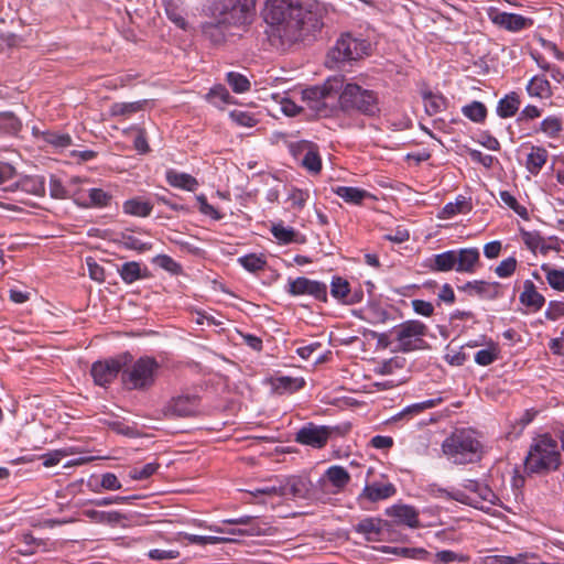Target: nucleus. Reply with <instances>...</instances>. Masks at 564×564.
Wrapping results in <instances>:
<instances>
[{
	"label": "nucleus",
	"instance_id": "obj_1",
	"mask_svg": "<svg viewBox=\"0 0 564 564\" xmlns=\"http://www.w3.org/2000/svg\"><path fill=\"white\" fill-rule=\"evenodd\" d=\"M262 14L268 24L267 34L282 46L302 41L324 25V9L318 3L304 4L302 0H267Z\"/></svg>",
	"mask_w": 564,
	"mask_h": 564
},
{
	"label": "nucleus",
	"instance_id": "obj_2",
	"mask_svg": "<svg viewBox=\"0 0 564 564\" xmlns=\"http://www.w3.org/2000/svg\"><path fill=\"white\" fill-rule=\"evenodd\" d=\"M254 0H207L206 10L212 20L203 23L202 32L213 44H223L228 36L236 35L232 28L249 24Z\"/></svg>",
	"mask_w": 564,
	"mask_h": 564
},
{
	"label": "nucleus",
	"instance_id": "obj_3",
	"mask_svg": "<svg viewBox=\"0 0 564 564\" xmlns=\"http://www.w3.org/2000/svg\"><path fill=\"white\" fill-rule=\"evenodd\" d=\"M562 455L557 442L550 435H540L533 440L524 460L529 474L546 475L558 469Z\"/></svg>",
	"mask_w": 564,
	"mask_h": 564
},
{
	"label": "nucleus",
	"instance_id": "obj_4",
	"mask_svg": "<svg viewBox=\"0 0 564 564\" xmlns=\"http://www.w3.org/2000/svg\"><path fill=\"white\" fill-rule=\"evenodd\" d=\"M337 104L344 112L356 111L367 117H376L380 113L378 94L357 83H346L344 77Z\"/></svg>",
	"mask_w": 564,
	"mask_h": 564
},
{
	"label": "nucleus",
	"instance_id": "obj_5",
	"mask_svg": "<svg viewBox=\"0 0 564 564\" xmlns=\"http://www.w3.org/2000/svg\"><path fill=\"white\" fill-rule=\"evenodd\" d=\"M444 455L454 464L466 465L479 462L482 445L468 430H456L442 443Z\"/></svg>",
	"mask_w": 564,
	"mask_h": 564
},
{
	"label": "nucleus",
	"instance_id": "obj_6",
	"mask_svg": "<svg viewBox=\"0 0 564 564\" xmlns=\"http://www.w3.org/2000/svg\"><path fill=\"white\" fill-rule=\"evenodd\" d=\"M160 368V362L152 356L132 359L122 368L121 383L129 391H149L156 382Z\"/></svg>",
	"mask_w": 564,
	"mask_h": 564
},
{
	"label": "nucleus",
	"instance_id": "obj_7",
	"mask_svg": "<svg viewBox=\"0 0 564 564\" xmlns=\"http://www.w3.org/2000/svg\"><path fill=\"white\" fill-rule=\"evenodd\" d=\"M343 88V76L328 77L322 85L303 89L302 99L317 116L327 117Z\"/></svg>",
	"mask_w": 564,
	"mask_h": 564
},
{
	"label": "nucleus",
	"instance_id": "obj_8",
	"mask_svg": "<svg viewBox=\"0 0 564 564\" xmlns=\"http://www.w3.org/2000/svg\"><path fill=\"white\" fill-rule=\"evenodd\" d=\"M427 332V326L419 319L402 322L390 330L397 343L395 350L403 354L429 349L430 345L425 340Z\"/></svg>",
	"mask_w": 564,
	"mask_h": 564
},
{
	"label": "nucleus",
	"instance_id": "obj_9",
	"mask_svg": "<svg viewBox=\"0 0 564 564\" xmlns=\"http://www.w3.org/2000/svg\"><path fill=\"white\" fill-rule=\"evenodd\" d=\"M370 48V43L367 40L355 37L351 33H344L329 51L328 59L335 64L357 61L369 55Z\"/></svg>",
	"mask_w": 564,
	"mask_h": 564
},
{
	"label": "nucleus",
	"instance_id": "obj_10",
	"mask_svg": "<svg viewBox=\"0 0 564 564\" xmlns=\"http://www.w3.org/2000/svg\"><path fill=\"white\" fill-rule=\"evenodd\" d=\"M131 360L132 355L126 351L116 358L94 362L90 368L94 382L101 387L110 384L119 373H122V368Z\"/></svg>",
	"mask_w": 564,
	"mask_h": 564
},
{
	"label": "nucleus",
	"instance_id": "obj_11",
	"mask_svg": "<svg viewBox=\"0 0 564 564\" xmlns=\"http://www.w3.org/2000/svg\"><path fill=\"white\" fill-rule=\"evenodd\" d=\"M199 397L181 394L172 398L162 409L165 417H191L198 413Z\"/></svg>",
	"mask_w": 564,
	"mask_h": 564
},
{
	"label": "nucleus",
	"instance_id": "obj_12",
	"mask_svg": "<svg viewBox=\"0 0 564 564\" xmlns=\"http://www.w3.org/2000/svg\"><path fill=\"white\" fill-rule=\"evenodd\" d=\"M286 292L292 296L312 295L321 302H327V285L323 282L299 276L289 280Z\"/></svg>",
	"mask_w": 564,
	"mask_h": 564
},
{
	"label": "nucleus",
	"instance_id": "obj_13",
	"mask_svg": "<svg viewBox=\"0 0 564 564\" xmlns=\"http://www.w3.org/2000/svg\"><path fill=\"white\" fill-rule=\"evenodd\" d=\"M330 434L332 429L328 426L307 423L297 431L295 441L303 445L322 448L326 445Z\"/></svg>",
	"mask_w": 564,
	"mask_h": 564
},
{
	"label": "nucleus",
	"instance_id": "obj_14",
	"mask_svg": "<svg viewBox=\"0 0 564 564\" xmlns=\"http://www.w3.org/2000/svg\"><path fill=\"white\" fill-rule=\"evenodd\" d=\"M458 290L469 296H479L485 300H496L501 296V284L499 282L474 280L458 286Z\"/></svg>",
	"mask_w": 564,
	"mask_h": 564
},
{
	"label": "nucleus",
	"instance_id": "obj_15",
	"mask_svg": "<svg viewBox=\"0 0 564 564\" xmlns=\"http://www.w3.org/2000/svg\"><path fill=\"white\" fill-rule=\"evenodd\" d=\"M389 522L379 518H365L360 520L354 530L362 534L369 542H379L383 540L386 531L389 530Z\"/></svg>",
	"mask_w": 564,
	"mask_h": 564
},
{
	"label": "nucleus",
	"instance_id": "obj_16",
	"mask_svg": "<svg viewBox=\"0 0 564 564\" xmlns=\"http://www.w3.org/2000/svg\"><path fill=\"white\" fill-rule=\"evenodd\" d=\"M278 482L280 497L305 498L308 492V481L300 476L285 477Z\"/></svg>",
	"mask_w": 564,
	"mask_h": 564
},
{
	"label": "nucleus",
	"instance_id": "obj_17",
	"mask_svg": "<svg viewBox=\"0 0 564 564\" xmlns=\"http://www.w3.org/2000/svg\"><path fill=\"white\" fill-rule=\"evenodd\" d=\"M491 20L495 24L511 32H519L533 25L532 19L517 13L497 12Z\"/></svg>",
	"mask_w": 564,
	"mask_h": 564
},
{
	"label": "nucleus",
	"instance_id": "obj_18",
	"mask_svg": "<svg viewBox=\"0 0 564 564\" xmlns=\"http://www.w3.org/2000/svg\"><path fill=\"white\" fill-rule=\"evenodd\" d=\"M395 494V487L391 482H379L373 481L367 484L359 495L358 500H368L370 502H377L380 500L388 499Z\"/></svg>",
	"mask_w": 564,
	"mask_h": 564
},
{
	"label": "nucleus",
	"instance_id": "obj_19",
	"mask_svg": "<svg viewBox=\"0 0 564 564\" xmlns=\"http://www.w3.org/2000/svg\"><path fill=\"white\" fill-rule=\"evenodd\" d=\"M389 517H392L397 523L405 524L410 528L419 525V512L415 508L406 505H394L386 510Z\"/></svg>",
	"mask_w": 564,
	"mask_h": 564
},
{
	"label": "nucleus",
	"instance_id": "obj_20",
	"mask_svg": "<svg viewBox=\"0 0 564 564\" xmlns=\"http://www.w3.org/2000/svg\"><path fill=\"white\" fill-rule=\"evenodd\" d=\"M479 250L477 248H463L456 250V271L474 273L479 263Z\"/></svg>",
	"mask_w": 564,
	"mask_h": 564
},
{
	"label": "nucleus",
	"instance_id": "obj_21",
	"mask_svg": "<svg viewBox=\"0 0 564 564\" xmlns=\"http://www.w3.org/2000/svg\"><path fill=\"white\" fill-rule=\"evenodd\" d=\"M272 390L278 394L293 393L305 386V380L301 377L281 376L271 378Z\"/></svg>",
	"mask_w": 564,
	"mask_h": 564
},
{
	"label": "nucleus",
	"instance_id": "obj_22",
	"mask_svg": "<svg viewBox=\"0 0 564 564\" xmlns=\"http://www.w3.org/2000/svg\"><path fill=\"white\" fill-rule=\"evenodd\" d=\"M426 267L434 272L456 270V250L434 254L427 260Z\"/></svg>",
	"mask_w": 564,
	"mask_h": 564
},
{
	"label": "nucleus",
	"instance_id": "obj_23",
	"mask_svg": "<svg viewBox=\"0 0 564 564\" xmlns=\"http://www.w3.org/2000/svg\"><path fill=\"white\" fill-rule=\"evenodd\" d=\"M519 300L521 304L531 307L534 312L540 311L545 303L544 296L536 291L531 280L524 281L523 292L520 294Z\"/></svg>",
	"mask_w": 564,
	"mask_h": 564
},
{
	"label": "nucleus",
	"instance_id": "obj_24",
	"mask_svg": "<svg viewBox=\"0 0 564 564\" xmlns=\"http://www.w3.org/2000/svg\"><path fill=\"white\" fill-rule=\"evenodd\" d=\"M254 517L242 516L239 518L224 520L227 524H241L247 525L245 529L230 530L232 534L248 535V536H260L265 534V529L261 528L258 523H253Z\"/></svg>",
	"mask_w": 564,
	"mask_h": 564
},
{
	"label": "nucleus",
	"instance_id": "obj_25",
	"mask_svg": "<svg viewBox=\"0 0 564 564\" xmlns=\"http://www.w3.org/2000/svg\"><path fill=\"white\" fill-rule=\"evenodd\" d=\"M330 294L343 304L350 305L360 302V299L350 297V284L341 276H333L330 282Z\"/></svg>",
	"mask_w": 564,
	"mask_h": 564
},
{
	"label": "nucleus",
	"instance_id": "obj_26",
	"mask_svg": "<svg viewBox=\"0 0 564 564\" xmlns=\"http://www.w3.org/2000/svg\"><path fill=\"white\" fill-rule=\"evenodd\" d=\"M123 213L134 217H148L152 213L153 204L140 196L127 199L122 205Z\"/></svg>",
	"mask_w": 564,
	"mask_h": 564
},
{
	"label": "nucleus",
	"instance_id": "obj_27",
	"mask_svg": "<svg viewBox=\"0 0 564 564\" xmlns=\"http://www.w3.org/2000/svg\"><path fill=\"white\" fill-rule=\"evenodd\" d=\"M429 492L434 497L446 498L447 500H455L463 505L476 507L477 501L459 489L447 490L436 485H431L429 487Z\"/></svg>",
	"mask_w": 564,
	"mask_h": 564
},
{
	"label": "nucleus",
	"instance_id": "obj_28",
	"mask_svg": "<svg viewBox=\"0 0 564 564\" xmlns=\"http://www.w3.org/2000/svg\"><path fill=\"white\" fill-rule=\"evenodd\" d=\"M166 182L173 187L186 189L189 192H194L198 186V182L195 177L186 173L176 172L174 170H169L166 172Z\"/></svg>",
	"mask_w": 564,
	"mask_h": 564
},
{
	"label": "nucleus",
	"instance_id": "obj_29",
	"mask_svg": "<svg viewBox=\"0 0 564 564\" xmlns=\"http://www.w3.org/2000/svg\"><path fill=\"white\" fill-rule=\"evenodd\" d=\"M520 105L521 100L519 95L512 91L498 101L496 109L497 115L503 119L510 118L518 112Z\"/></svg>",
	"mask_w": 564,
	"mask_h": 564
},
{
	"label": "nucleus",
	"instance_id": "obj_30",
	"mask_svg": "<svg viewBox=\"0 0 564 564\" xmlns=\"http://www.w3.org/2000/svg\"><path fill=\"white\" fill-rule=\"evenodd\" d=\"M425 112L429 116H434L446 109L447 100L442 94H436L431 90L422 93Z\"/></svg>",
	"mask_w": 564,
	"mask_h": 564
},
{
	"label": "nucleus",
	"instance_id": "obj_31",
	"mask_svg": "<svg viewBox=\"0 0 564 564\" xmlns=\"http://www.w3.org/2000/svg\"><path fill=\"white\" fill-rule=\"evenodd\" d=\"M333 192L343 198L346 203L359 205L365 198L370 197V193L351 186H337Z\"/></svg>",
	"mask_w": 564,
	"mask_h": 564
},
{
	"label": "nucleus",
	"instance_id": "obj_32",
	"mask_svg": "<svg viewBox=\"0 0 564 564\" xmlns=\"http://www.w3.org/2000/svg\"><path fill=\"white\" fill-rule=\"evenodd\" d=\"M88 198L89 200L86 203H79L77 204L85 208H104L108 207L111 204L112 195L102 188H90L88 191Z\"/></svg>",
	"mask_w": 564,
	"mask_h": 564
},
{
	"label": "nucleus",
	"instance_id": "obj_33",
	"mask_svg": "<svg viewBox=\"0 0 564 564\" xmlns=\"http://www.w3.org/2000/svg\"><path fill=\"white\" fill-rule=\"evenodd\" d=\"M324 477L336 488V491L343 490L350 481L349 473L341 466H330Z\"/></svg>",
	"mask_w": 564,
	"mask_h": 564
},
{
	"label": "nucleus",
	"instance_id": "obj_34",
	"mask_svg": "<svg viewBox=\"0 0 564 564\" xmlns=\"http://www.w3.org/2000/svg\"><path fill=\"white\" fill-rule=\"evenodd\" d=\"M547 160V151L542 147H532L531 152L527 158V169L528 171L536 175Z\"/></svg>",
	"mask_w": 564,
	"mask_h": 564
},
{
	"label": "nucleus",
	"instance_id": "obj_35",
	"mask_svg": "<svg viewBox=\"0 0 564 564\" xmlns=\"http://www.w3.org/2000/svg\"><path fill=\"white\" fill-rule=\"evenodd\" d=\"M527 91L532 97L549 98L552 95L549 80L544 76H534L527 85Z\"/></svg>",
	"mask_w": 564,
	"mask_h": 564
},
{
	"label": "nucleus",
	"instance_id": "obj_36",
	"mask_svg": "<svg viewBox=\"0 0 564 564\" xmlns=\"http://www.w3.org/2000/svg\"><path fill=\"white\" fill-rule=\"evenodd\" d=\"M21 129L22 122L13 112H0V134L17 135Z\"/></svg>",
	"mask_w": 564,
	"mask_h": 564
},
{
	"label": "nucleus",
	"instance_id": "obj_37",
	"mask_svg": "<svg viewBox=\"0 0 564 564\" xmlns=\"http://www.w3.org/2000/svg\"><path fill=\"white\" fill-rule=\"evenodd\" d=\"M471 210L470 202L463 195H458L455 202L447 203L442 210V218H452L457 214H467Z\"/></svg>",
	"mask_w": 564,
	"mask_h": 564
},
{
	"label": "nucleus",
	"instance_id": "obj_38",
	"mask_svg": "<svg viewBox=\"0 0 564 564\" xmlns=\"http://www.w3.org/2000/svg\"><path fill=\"white\" fill-rule=\"evenodd\" d=\"M300 164L310 173L318 174L321 172L322 159L319 155V149L317 144H314L313 149L306 151L304 156L300 160Z\"/></svg>",
	"mask_w": 564,
	"mask_h": 564
},
{
	"label": "nucleus",
	"instance_id": "obj_39",
	"mask_svg": "<svg viewBox=\"0 0 564 564\" xmlns=\"http://www.w3.org/2000/svg\"><path fill=\"white\" fill-rule=\"evenodd\" d=\"M147 104L148 100H138L132 102H115L111 105L109 111L112 117H127L131 113L141 111Z\"/></svg>",
	"mask_w": 564,
	"mask_h": 564
},
{
	"label": "nucleus",
	"instance_id": "obj_40",
	"mask_svg": "<svg viewBox=\"0 0 564 564\" xmlns=\"http://www.w3.org/2000/svg\"><path fill=\"white\" fill-rule=\"evenodd\" d=\"M463 115L476 123H481L486 120L487 117V108L486 106L477 100L471 101L468 105H465L462 108Z\"/></svg>",
	"mask_w": 564,
	"mask_h": 564
},
{
	"label": "nucleus",
	"instance_id": "obj_41",
	"mask_svg": "<svg viewBox=\"0 0 564 564\" xmlns=\"http://www.w3.org/2000/svg\"><path fill=\"white\" fill-rule=\"evenodd\" d=\"M21 187L24 192L36 196L45 194V180L43 176H26L21 181Z\"/></svg>",
	"mask_w": 564,
	"mask_h": 564
},
{
	"label": "nucleus",
	"instance_id": "obj_42",
	"mask_svg": "<svg viewBox=\"0 0 564 564\" xmlns=\"http://www.w3.org/2000/svg\"><path fill=\"white\" fill-rule=\"evenodd\" d=\"M541 270L545 272L546 281L556 291H564V269H554L549 264H542Z\"/></svg>",
	"mask_w": 564,
	"mask_h": 564
},
{
	"label": "nucleus",
	"instance_id": "obj_43",
	"mask_svg": "<svg viewBox=\"0 0 564 564\" xmlns=\"http://www.w3.org/2000/svg\"><path fill=\"white\" fill-rule=\"evenodd\" d=\"M119 274L123 282L127 284H131L144 276L141 273L140 263L135 261L123 263L119 269Z\"/></svg>",
	"mask_w": 564,
	"mask_h": 564
},
{
	"label": "nucleus",
	"instance_id": "obj_44",
	"mask_svg": "<svg viewBox=\"0 0 564 564\" xmlns=\"http://www.w3.org/2000/svg\"><path fill=\"white\" fill-rule=\"evenodd\" d=\"M271 232L280 243L288 245L292 242H299V234L292 227H285L281 223L273 225Z\"/></svg>",
	"mask_w": 564,
	"mask_h": 564
},
{
	"label": "nucleus",
	"instance_id": "obj_45",
	"mask_svg": "<svg viewBox=\"0 0 564 564\" xmlns=\"http://www.w3.org/2000/svg\"><path fill=\"white\" fill-rule=\"evenodd\" d=\"M238 262L249 272H258L263 270L267 260L263 254L249 253L238 258Z\"/></svg>",
	"mask_w": 564,
	"mask_h": 564
},
{
	"label": "nucleus",
	"instance_id": "obj_46",
	"mask_svg": "<svg viewBox=\"0 0 564 564\" xmlns=\"http://www.w3.org/2000/svg\"><path fill=\"white\" fill-rule=\"evenodd\" d=\"M562 129V120L555 116L546 117L545 119L542 120L540 124V130L550 138L558 137Z\"/></svg>",
	"mask_w": 564,
	"mask_h": 564
},
{
	"label": "nucleus",
	"instance_id": "obj_47",
	"mask_svg": "<svg viewBox=\"0 0 564 564\" xmlns=\"http://www.w3.org/2000/svg\"><path fill=\"white\" fill-rule=\"evenodd\" d=\"M160 468V464L156 462L148 463L143 467H133L129 470V477L133 480H145L153 476L158 469Z\"/></svg>",
	"mask_w": 564,
	"mask_h": 564
},
{
	"label": "nucleus",
	"instance_id": "obj_48",
	"mask_svg": "<svg viewBox=\"0 0 564 564\" xmlns=\"http://www.w3.org/2000/svg\"><path fill=\"white\" fill-rule=\"evenodd\" d=\"M227 82L229 86L232 88V90L237 94H242L250 89L249 79L245 75H241L239 73L229 72L227 74Z\"/></svg>",
	"mask_w": 564,
	"mask_h": 564
},
{
	"label": "nucleus",
	"instance_id": "obj_49",
	"mask_svg": "<svg viewBox=\"0 0 564 564\" xmlns=\"http://www.w3.org/2000/svg\"><path fill=\"white\" fill-rule=\"evenodd\" d=\"M231 96L226 87L218 85L209 90L207 94V99L214 104L215 106H220L221 104L231 102Z\"/></svg>",
	"mask_w": 564,
	"mask_h": 564
},
{
	"label": "nucleus",
	"instance_id": "obj_50",
	"mask_svg": "<svg viewBox=\"0 0 564 564\" xmlns=\"http://www.w3.org/2000/svg\"><path fill=\"white\" fill-rule=\"evenodd\" d=\"M391 553L414 560H426L430 553L423 547H393Z\"/></svg>",
	"mask_w": 564,
	"mask_h": 564
},
{
	"label": "nucleus",
	"instance_id": "obj_51",
	"mask_svg": "<svg viewBox=\"0 0 564 564\" xmlns=\"http://www.w3.org/2000/svg\"><path fill=\"white\" fill-rule=\"evenodd\" d=\"M164 8L167 18L177 26L185 29L186 21L183 17L182 2L169 3V6H164Z\"/></svg>",
	"mask_w": 564,
	"mask_h": 564
},
{
	"label": "nucleus",
	"instance_id": "obj_52",
	"mask_svg": "<svg viewBox=\"0 0 564 564\" xmlns=\"http://www.w3.org/2000/svg\"><path fill=\"white\" fill-rule=\"evenodd\" d=\"M43 139L46 143L56 148H67L72 144V138L67 133L47 131L43 133Z\"/></svg>",
	"mask_w": 564,
	"mask_h": 564
},
{
	"label": "nucleus",
	"instance_id": "obj_53",
	"mask_svg": "<svg viewBox=\"0 0 564 564\" xmlns=\"http://www.w3.org/2000/svg\"><path fill=\"white\" fill-rule=\"evenodd\" d=\"M84 514L95 522H116L120 518L118 512H105L94 509L85 510Z\"/></svg>",
	"mask_w": 564,
	"mask_h": 564
},
{
	"label": "nucleus",
	"instance_id": "obj_54",
	"mask_svg": "<svg viewBox=\"0 0 564 564\" xmlns=\"http://www.w3.org/2000/svg\"><path fill=\"white\" fill-rule=\"evenodd\" d=\"M517 268V259L514 257H509L502 260L495 269L496 274L499 278H509L511 276Z\"/></svg>",
	"mask_w": 564,
	"mask_h": 564
},
{
	"label": "nucleus",
	"instance_id": "obj_55",
	"mask_svg": "<svg viewBox=\"0 0 564 564\" xmlns=\"http://www.w3.org/2000/svg\"><path fill=\"white\" fill-rule=\"evenodd\" d=\"M230 118L239 126L242 127H253L257 124V118L248 112L242 110H232L230 112Z\"/></svg>",
	"mask_w": 564,
	"mask_h": 564
},
{
	"label": "nucleus",
	"instance_id": "obj_56",
	"mask_svg": "<svg viewBox=\"0 0 564 564\" xmlns=\"http://www.w3.org/2000/svg\"><path fill=\"white\" fill-rule=\"evenodd\" d=\"M315 143L306 140H301L296 142H291L289 144V151L292 154V156L300 162V160L304 156L306 151H310V149H313V145Z\"/></svg>",
	"mask_w": 564,
	"mask_h": 564
},
{
	"label": "nucleus",
	"instance_id": "obj_57",
	"mask_svg": "<svg viewBox=\"0 0 564 564\" xmlns=\"http://www.w3.org/2000/svg\"><path fill=\"white\" fill-rule=\"evenodd\" d=\"M521 237L528 249L533 252L542 245L543 237L538 231L521 230Z\"/></svg>",
	"mask_w": 564,
	"mask_h": 564
},
{
	"label": "nucleus",
	"instance_id": "obj_58",
	"mask_svg": "<svg viewBox=\"0 0 564 564\" xmlns=\"http://www.w3.org/2000/svg\"><path fill=\"white\" fill-rule=\"evenodd\" d=\"M50 194L53 198L65 199L68 197V191L55 175L50 178Z\"/></svg>",
	"mask_w": 564,
	"mask_h": 564
},
{
	"label": "nucleus",
	"instance_id": "obj_59",
	"mask_svg": "<svg viewBox=\"0 0 564 564\" xmlns=\"http://www.w3.org/2000/svg\"><path fill=\"white\" fill-rule=\"evenodd\" d=\"M197 202L199 204V212L206 216L212 217L214 220H220L223 215L207 202L205 195H198Z\"/></svg>",
	"mask_w": 564,
	"mask_h": 564
},
{
	"label": "nucleus",
	"instance_id": "obj_60",
	"mask_svg": "<svg viewBox=\"0 0 564 564\" xmlns=\"http://www.w3.org/2000/svg\"><path fill=\"white\" fill-rule=\"evenodd\" d=\"M307 198L308 192L299 188L292 189L288 197L291 206L297 209H302L305 206Z\"/></svg>",
	"mask_w": 564,
	"mask_h": 564
},
{
	"label": "nucleus",
	"instance_id": "obj_61",
	"mask_svg": "<svg viewBox=\"0 0 564 564\" xmlns=\"http://www.w3.org/2000/svg\"><path fill=\"white\" fill-rule=\"evenodd\" d=\"M436 564H448L452 562H465L466 557L451 550H443L435 554Z\"/></svg>",
	"mask_w": 564,
	"mask_h": 564
},
{
	"label": "nucleus",
	"instance_id": "obj_62",
	"mask_svg": "<svg viewBox=\"0 0 564 564\" xmlns=\"http://www.w3.org/2000/svg\"><path fill=\"white\" fill-rule=\"evenodd\" d=\"M155 262L159 267L173 274H177L182 270L181 265L176 261H174L170 256L166 254L158 256Z\"/></svg>",
	"mask_w": 564,
	"mask_h": 564
},
{
	"label": "nucleus",
	"instance_id": "obj_63",
	"mask_svg": "<svg viewBox=\"0 0 564 564\" xmlns=\"http://www.w3.org/2000/svg\"><path fill=\"white\" fill-rule=\"evenodd\" d=\"M564 316V302L551 301L545 311V317L550 321H556Z\"/></svg>",
	"mask_w": 564,
	"mask_h": 564
},
{
	"label": "nucleus",
	"instance_id": "obj_64",
	"mask_svg": "<svg viewBox=\"0 0 564 564\" xmlns=\"http://www.w3.org/2000/svg\"><path fill=\"white\" fill-rule=\"evenodd\" d=\"M413 311L422 316L430 317L434 313V306L431 302L424 300H413L412 301Z\"/></svg>",
	"mask_w": 564,
	"mask_h": 564
}]
</instances>
